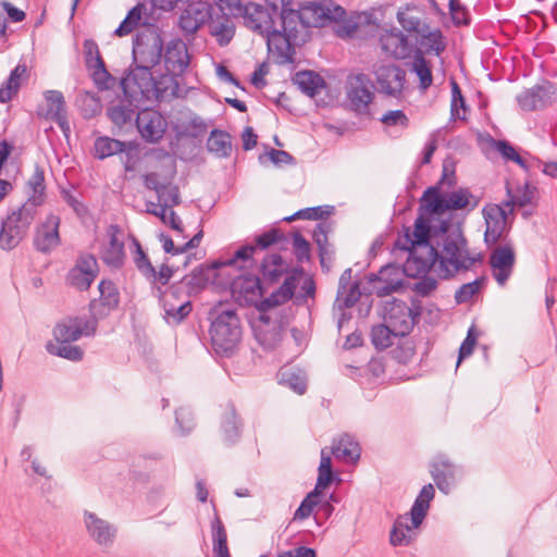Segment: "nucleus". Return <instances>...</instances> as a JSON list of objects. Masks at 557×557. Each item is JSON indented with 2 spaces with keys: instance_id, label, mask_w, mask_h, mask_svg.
<instances>
[{
  "instance_id": "1",
  "label": "nucleus",
  "mask_w": 557,
  "mask_h": 557,
  "mask_svg": "<svg viewBox=\"0 0 557 557\" xmlns=\"http://www.w3.org/2000/svg\"><path fill=\"white\" fill-rule=\"evenodd\" d=\"M432 226L430 220L423 214H419L414 221V230L404 227V234L395 242V247L408 252V258L404 264L403 271L409 276L416 278L421 273H428L433 265L446 260V265L454 262V258L460 257L468 249V240L462 234L460 227L451 230L442 238L443 251L446 257L440 255L435 244L431 243Z\"/></svg>"
},
{
  "instance_id": "2",
  "label": "nucleus",
  "mask_w": 557,
  "mask_h": 557,
  "mask_svg": "<svg viewBox=\"0 0 557 557\" xmlns=\"http://www.w3.org/2000/svg\"><path fill=\"white\" fill-rule=\"evenodd\" d=\"M278 18L281 27L270 32L268 51L275 57L277 64H290L295 62L296 48L310 40L311 30L296 4Z\"/></svg>"
},
{
  "instance_id": "3",
  "label": "nucleus",
  "mask_w": 557,
  "mask_h": 557,
  "mask_svg": "<svg viewBox=\"0 0 557 557\" xmlns=\"http://www.w3.org/2000/svg\"><path fill=\"white\" fill-rule=\"evenodd\" d=\"M162 51L163 40L159 34L137 35L133 42V62L123 78L165 96L169 85H164V81L157 79L151 73L160 63Z\"/></svg>"
},
{
  "instance_id": "4",
  "label": "nucleus",
  "mask_w": 557,
  "mask_h": 557,
  "mask_svg": "<svg viewBox=\"0 0 557 557\" xmlns=\"http://www.w3.org/2000/svg\"><path fill=\"white\" fill-rule=\"evenodd\" d=\"M210 339L213 351L230 358L238 350L243 327L236 309L225 302H219L209 310Z\"/></svg>"
},
{
  "instance_id": "5",
  "label": "nucleus",
  "mask_w": 557,
  "mask_h": 557,
  "mask_svg": "<svg viewBox=\"0 0 557 557\" xmlns=\"http://www.w3.org/2000/svg\"><path fill=\"white\" fill-rule=\"evenodd\" d=\"M298 9L301 11L310 30L312 27H324L334 24V29L339 37L352 36L358 30L359 20L362 17L361 14L348 16L346 10L332 0L307 2L299 4Z\"/></svg>"
},
{
  "instance_id": "6",
  "label": "nucleus",
  "mask_w": 557,
  "mask_h": 557,
  "mask_svg": "<svg viewBox=\"0 0 557 557\" xmlns=\"http://www.w3.org/2000/svg\"><path fill=\"white\" fill-rule=\"evenodd\" d=\"M120 86L123 97L116 103L112 102L107 109L108 117L119 127L135 121L145 101L159 100L164 97L152 89L141 87L138 83H133L131 79L122 78Z\"/></svg>"
},
{
  "instance_id": "7",
  "label": "nucleus",
  "mask_w": 557,
  "mask_h": 557,
  "mask_svg": "<svg viewBox=\"0 0 557 557\" xmlns=\"http://www.w3.org/2000/svg\"><path fill=\"white\" fill-rule=\"evenodd\" d=\"M218 4L220 9H227L233 16H242L247 28L265 37L269 42L270 32L275 30L276 16L263 3L218 0Z\"/></svg>"
},
{
  "instance_id": "8",
  "label": "nucleus",
  "mask_w": 557,
  "mask_h": 557,
  "mask_svg": "<svg viewBox=\"0 0 557 557\" xmlns=\"http://www.w3.org/2000/svg\"><path fill=\"white\" fill-rule=\"evenodd\" d=\"M38 209L23 203L1 222L0 247L12 250L27 236L30 225L37 216Z\"/></svg>"
},
{
  "instance_id": "9",
  "label": "nucleus",
  "mask_w": 557,
  "mask_h": 557,
  "mask_svg": "<svg viewBox=\"0 0 557 557\" xmlns=\"http://www.w3.org/2000/svg\"><path fill=\"white\" fill-rule=\"evenodd\" d=\"M159 304L163 309L164 321L172 326L180 325L191 312L190 294L182 284L173 283L166 289L157 287Z\"/></svg>"
},
{
  "instance_id": "10",
  "label": "nucleus",
  "mask_w": 557,
  "mask_h": 557,
  "mask_svg": "<svg viewBox=\"0 0 557 557\" xmlns=\"http://www.w3.org/2000/svg\"><path fill=\"white\" fill-rule=\"evenodd\" d=\"M166 74H162L159 81L172 88L171 95H176L178 83L176 77L182 75L189 64L187 46L182 40H172L163 55Z\"/></svg>"
},
{
  "instance_id": "11",
  "label": "nucleus",
  "mask_w": 557,
  "mask_h": 557,
  "mask_svg": "<svg viewBox=\"0 0 557 557\" xmlns=\"http://www.w3.org/2000/svg\"><path fill=\"white\" fill-rule=\"evenodd\" d=\"M99 274L96 256L90 252H79L73 267L65 275V284L78 292H87Z\"/></svg>"
},
{
  "instance_id": "12",
  "label": "nucleus",
  "mask_w": 557,
  "mask_h": 557,
  "mask_svg": "<svg viewBox=\"0 0 557 557\" xmlns=\"http://www.w3.org/2000/svg\"><path fill=\"white\" fill-rule=\"evenodd\" d=\"M95 320L83 317H67L59 321L53 327L54 344H72L82 336H92L97 331Z\"/></svg>"
},
{
  "instance_id": "13",
  "label": "nucleus",
  "mask_w": 557,
  "mask_h": 557,
  "mask_svg": "<svg viewBox=\"0 0 557 557\" xmlns=\"http://www.w3.org/2000/svg\"><path fill=\"white\" fill-rule=\"evenodd\" d=\"M231 293L240 306H253L259 311L263 297V287L259 276L244 273L238 274L231 281Z\"/></svg>"
},
{
  "instance_id": "14",
  "label": "nucleus",
  "mask_w": 557,
  "mask_h": 557,
  "mask_svg": "<svg viewBox=\"0 0 557 557\" xmlns=\"http://www.w3.org/2000/svg\"><path fill=\"white\" fill-rule=\"evenodd\" d=\"M507 208L503 203H488L483 210L482 214L485 222L484 243L487 247L494 246L500 239L506 237L510 231V225L507 221Z\"/></svg>"
},
{
  "instance_id": "15",
  "label": "nucleus",
  "mask_w": 557,
  "mask_h": 557,
  "mask_svg": "<svg viewBox=\"0 0 557 557\" xmlns=\"http://www.w3.org/2000/svg\"><path fill=\"white\" fill-rule=\"evenodd\" d=\"M253 335L264 351H274L283 341L285 324L282 319H273L268 313H260L252 325Z\"/></svg>"
},
{
  "instance_id": "16",
  "label": "nucleus",
  "mask_w": 557,
  "mask_h": 557,
  "mask_svg": "<svg viewBox=\"0 0 557 557\" xmlns=\"http://www.w3.org/2000/svg\"><path fill=\"white\" fill-rule=\"evenodd\" d=\"M144 186L156 193L158 202H160L159 211H150L151 214L164 219L166 208L175 207L181 203L180 189L171 182L161 183L157 172H150L143 175Z\"/></svg>"
},
{
  "instance_id": "17",
  "label": "nucleus",
  "mask_w": 557,
  "mask_h": 557,
  "mask_svg": "<svg viewBox=\"0 0 557 557\" xmlns=\"http://www.w3.org/2000/svg\"><path fill=\"white\" fill-rule=\"evenodd\" d=\"M99 298L89 302L90 318L97 323L110 315L119 308L120 290L116 284L111 280H101L98 284Z\"/></svg>"
},
{
  "instance_id": "18",
  "label": "nucleus",
  "mask_w": 557,
  "mask_h": 557,
  "mask_svg": "<svg viewBox=\"0 0 557 557\" xmlns=\"http://www.w3.org/2000/svg\"><path fill=\"white\" fill-rule=\"evenodd\" d=\"M379 92L393 98H401L406 84V71L397 64H382L375 71Z\"/></svg>"
},
{
  "instance_id": "19",
  "label": "nucleus",
  "mask_w": 557,
  "mask_h": 557,
  "mask_svg": "<svg viewBox=\"0 0 557 557\" xmlns=\"http://www.w3.org/2000/svg\"><path fill=\"white\" fill-rule=\"evenodd\" d=\"M372 87L373 84L370 77L364 73H358L348 78L346 96L351 110L357 113H367L369 111V104L374 99Z\"/></svg>"
},
{
  "instance_id": "20",
  "label": "nucleus",
  "mask_w": 557,
  "mask_h": 557,
  "mask_svg": "<svg viewBox=\"0 0 557 557\" xmlns=\"http://www.w3.org/2000/svg\"><path fill=\"white\" fill-rule=\"evenodd\" d=\"M136 127L146 143H159L165 133L166 122L162 114L153 109L140 110L135 119Z\"/></svg>"
},
{
  "instance_id": "21",
  "label": "nucleus",
  "mask_w": 557,
  "mask_h": 557,
  "mask_svg": "<svg viewBox=\"0 0 557 557\" xmlns=\"http://www.w3.org/2000/svg\"><path fill=\"white\" fill-rule=\"evenodd\" d=\"M214 9L211 3L202 0H194L188 3L180 17V25L184 33L193 35L202 25L209 24L214 16Z\"/></svg>"
},
{
  "instance_id": "22",
  "label": "nucleus",
  "mask_w": 557,
  "mask_h": 557,
  "mask_svg": "<svg viewBox=\"0 0 557 557\" xmlns=\"http://www.w3.org/2000/svg\"><path fill=\"white\" fill-rule=\"evenodd\" d=\"M516 263V253L511 244H504L494 248L488 257V264L493 276L499 286H504L512 274Z\"/></svg>"
},
{
  "instance_id": "23",
  "label": "nucleus",
  "mask_w": 557,
  "mask_h": 557,
  "mask_svg": "<svg viewBox=\"0 0 557 557\" xmlns=\"http://www.w3.org/2000/svg\"><path fill=\"white\" fill-rule=\"evenodd\" d=\"M223 263L220 260H215L211 263H202L196 267L189 274L175 282L182 284L184 289L190 295H195L200 290L205 289L209 282L214 283L219 276L218 270L222 269Z\"/></svg>"
},
{
  "instance_id": "24",
  "label": "nucleus",
  "mask_w": 557,
  "mask_h": 557,
  "mask_svg": "<svg viewBox=\"0 0 557 557\" xmlns=\"http://www.w3.org/2000/svg\"><path fill=\"white\" fill-rule=\"evenodd\" d=\"M44 98L46 100L47 108L45 111L38 109V116L55 122L62 133L65 136H69L71 127L63 94L59 90H47L44 92Z\"/></svg>"
},
{
  "instance_id": "25",
  "label": "nucleus",
  "mask_w": 557,
  "mask_h": 557,
  "mask_svg": "<svg viewBox=\"0 0 557 557\" xmlns=\"http://www.w3.org/2000/svg\"><path fill=\"white\" fill-rule=\"evenodd\" d=\"M304 275L301 267L294 268L288 275L285 276L283 284L272 292L268 297L261 299L259 312L267 313L270 309L286 304L294 297L297 282Z\"/></svg>"
},
{
  "instance_id": "26",
  "label": "nucleus",
  "mask_w": 557,
  "mask_h": 557,
  "mask_svg": "<svg viewBox=\"0 0 557 557\" xmlns=\"http://www.w3.org/2000/svg\"><path fill=\"white\" fill-rule=\"evenodd\" d=\"M61 220L55 214H49L45 222L37 228L33 244L37 251L50 253L61 244L59 233Z\"/></svg>"
},
{
  "instance_id": "27",
  "label": "nucleus",
  "mask_w": 557,
  "mask_h": 557,
  "mask_svg": "<svg viewBox=\"0 0 557 557\" xmlns=\"http://www.w3.org/2000/svg\"><path fill=\"white\" fill-rule=\"evenodd\" d=\"M88 535L101 547L109 548L115 542L117 528L90 511L84 512Z\"/></svg>"
},
{
  "instance_id": "28",
  "label": "nucleus",
  "mask_w": 557,
  "mask_h": 557,
  "mask_svg": "<svg viewBox=\"0 0 557 557\" xmlns=\"http://www.w3.org/2000/svg\"><path fill=\"white\" fill-rule=\"evenodd\" d=\"M385 319L389 326L400 336L410 333L414 325V317L412 309L403 300H394L389 308L386 309Z\"/></svg>"
},
{
  "instance_id": "29",
  "label": "nucleus",
  "mask_w": 557,
  "mask_h": 557,
  "mask_svg": "<svg viewBox=\"0 0 557 557\" xmlns=\"http://www.w3.org/2000/svg\"><path fill=\"white\" fill-rule=\"evenodd\" d=\"M430 473L437 488L448 494L456 481V466L446 455H437L430 465Z\"/></svg>"
},
{
  "instance_id": "30",
  "label": "nucleus",
  "mask_w": 557,
  "mask_h": 557,
  "mask_svg": "<svg viewBox=\"0 0 557 557\" xmlns=\"http://www.w3.org/2000/svg\"><path fill=\"white\" fill-rule=\"evenodd\" d=\"M119 233H121L119 225H110L109 245L101 252V260L111 269H121L125 261L124 242L117 238Z\"/></svg>"
},
{
  "instance_id": "31",
  "label": "nucleus",
  "mask_w": 557,
  "mask_h": 557,
  "mask_svg": "<svg viewBox=\"0 0 557 557\" xmlns=\"http://www.w3.org/2000/svg\"><path fill=\"white\" fill-rule=\"evenodd\" d=\"M226 9H220L216 3V11L209 23V32L216 38L218 44L224 47L230 44L235 35V25L231 13H225Z\"/></svg>"
},
{
  "instance_id": "32",
  "label": "nucleus",
  "mask_w": 557,
  "mask_h": 557,
  "mask_svg": "<svg viewBox=\"0 0 557 557\" xmlns=\"http://www.w3.org/2000/svg\"><path fill=\"white\" fill-rule=\"evenodd\" d=\"M537 189L532 186L528 181L523 185H517L513 189L510 182H506V196L507 198L502 202L509 213L515 211V208H522L533 203Z\"/></svg>"
},
{
  "instance_id": "33",
  "label": "nucleus",
  "mask_w": 557,
  "mask_h": 557,
  "mask_svg": "<svg viewBox=\"0 0 557 557\" xmlns=\"http://www.w3.org/2000/svg\"><path fill=\"white\" fill-rule=\"evenodd\" d=\"M517 101L522 110L531 112L547 107L552 102V96L547 87L536 85L522 91Z\"/></svg>"
},
{
  "instance_id": "34",
  "label": "nucleus",
  "mask_w": 557,
  "mask_h": 557,
  "mask_svg": "<svg viewBox=\"0 0 557 557\" xmlns=\"http://www.w3.org/2000/svg\"><path fill=\"white\" fill-rule=\"evenodd\" d=\"M331 454L346 463H355L360 458L361 447L355 437L343 434L338 440H334Z\"/></svg>"
},
{
  "instance_id": "35",
  "label": "nucleus",
  "mask_w": 557,
  "mask_h": 557,
  "mask_svg": "<svg viewBox=\"0 0 557 557\" xmlns=\"http://www.w3.org/2000/svg\"><path fill=\"white\" fill-rule=\"evenodd\" d=\"M242 429L243 421L237 414L234 404L230 401L224 406L221 419L224 441L228 444L235 443L240 437Z\"/></svg>"
},
{
  "instance_id": "36",
  "label": "nucleus",
  "mask_w": 557,
  "mask_h": 557,
  "mask_svg": "<svg viewBox=\"0 0 557 557\" xmlns=\"http://www.w3.org/2000/svg\"><path fill=\"white\" fill-rule=\"evenodd\" d=\"M26 186L28 188V197L24 203L38 209L46 200L45 171L40 165H35Z\"/></svg>"
},
{
  "instance_id": "37",
  "label": "nucleus",
  "mask_w": 557,
  "mask_h": 557,
  "mask_svg": "<svg viewBox=\"0 0 557 557\" xmlns=\"http://www.w3.org/2000/svg\"><path fill=\"white\" fill-rule=\"evenodd\" d=\"M260 272L263 280L269 284L277 283L284 274L288 275L290 273L288 272V264L280 253L267 255L260 264Z\"/></svg>"
},
{
  "instance_id": "38",
  "label": "nucleus",
  "mask_w": 557,
  "mask_h": 557,
  "mask_svg": "<svg viewBox=\"0 0 557 557\" xmlns=\"http://www.w3.org/2000/svg\"><path fill=\"white\" fill-rule=\"evenodd\" d=\"M441 189L438 185H433L424 190L420 200L419 214L446 212V196L441 194Z\"/></svg>"
},
{
  "instance_id": "39",
  "label": "nucleus",
  "mask_w": 557,
  "mask_h": 557,
  "mask_svg": "<svg viewBox=\"0 0 557 557\" xmlns=\"http://www.w3.org/2000/svg\"><path fill=\"white\" fill-rule=\"evenodd\" d=\"M434 495L435 490L431 483L422 486L409 512L412 527H419L422 523Z\"/></svg>"
},
{
  "instance_id": "40",
  "label": "nucleus",
  "mask_w": 557,
  "mask_h": 557,
  "mask_svg": "<svg viewBox=\"0 0 557 557\" xmlns=\"http://www.w3.org/2000/svg\"><path fill=\"white\" fill-rule=\"evenodd\" d=\"M480 197L473 195L469 188H458L446 196V211L474 210L480 203Z\"/></svg>"
},
{
  "instance_id": "41",
  "label": "nucleus",
  "mask_w": 557,
  "mask_h": 557,
  "mask_svg": "<svg viewBox=\"0 0 557 557\" xmlns=\"http://www.w3.org/2000/svg\"><path fill=\"white\" fill-rule=\"evenodd\" d=\"M27 75L25 63H18L0 87V103L9 102L18 91L22 77Z\"/></svg>"
},
{
  "instance_id": "42",
  "label": "nucleus",
  "mask_w": 557,
  "mask_h": 557,
  "mask_svg": "<svg viewBox=\"0 0 557 557\" xmlns=\"http://www.w3.org/2000/svg\"><path fill=\"white\" fill-rule=\"evenodd\" d=\"M148 12V5L140 0L127 12L125 18L114 30V35L117 37L129 35L140 24L143 15L151 16Z\"/></svg>"
},
{
  "instance_id": "43",
  "label": "nucleus",
  "mask_w": 557,
  "mask_h": 557,
  "mask_svg": "<svg viewBox=\"0 0 557 557\" xmlns=\"http://www.w3.org/2000/svg\"><path fill=\"white\" fill-rule=\"evenodd\" d=\"M214 511L216 509L214 508ZM212 542H213V556L214 557H231L227 546V533L225 527L220 519L218 512H215L213 520L211 521Z\"/></svg>"
},
{
  "instance_id": "44",
  "label": "nucleus",
  "mask_w": 557,
  "mask_h": 557,
  "mask_svg": "<svg viewBox=\"0 0 557 557\" xmlns=\"http://www.w3.org/2000/svg\"><path fill=\"white\" fill-rule=\"evenodd\" d=\"M417 527H412L409 516L401 515L394 521L389 534V542L393 546H407L410 543V532Z\"/></svg>"
},
{
  "instance_id": "45",
  "label": "nucleus",
  "mask_w": 557,
  "mask_h": 557,
  "mask_svg": "<svg viewBox=\"0 0 557 557\" xmlns=\"http://www.w3.org/2000/svg\"><path fill=\"white\" fill-rule=\"evenodd\" d=\"M412 72L418 76L419 88L422 91L431 87L433 84L432 66L421 49H417L413 53Z\"/></svg>"
},
{
  "instance_id": "46",
  "label": "nucleus",
  "mask_w": 557,
  "mask_h": 557,
  "mask_svg": "<svg viewBox=\"0 0 557 557\" xmlns=\"http://www.w3.org/2000/svg\"><path fill=\"white\" fill-rule=\"evenodd\" d=\"M294 84L307 96L313 97L318 89L324 86L323 78L313 71H300L293 78Z\"/></svg>"
},
{
  "instance_id": "47",
  "label": "nucleus",
  "mask_w": 557,
  "mask_h": 557,
  "mask_svg": "<svg viewBox=\"0 0 557 557\" xmlns=\"http://www.w3.org/2000/svg\"><path fill=\"white\" fill-rule=\"evenodd\" d=\"M392 273L398 274V268L393 264H388V265L383 267L377 274L371 273L369 275V277H368L369 282H375V281H379V282L384 281L385 282V284L383 286L379 287L376 290V295L379 297L387 296V295L392 294L393 292L397 290L398 287H400L401 282L399 278L391 280V281L387 280V277Z\"/></svg>"
},
{
  "instance_id": "48",
  "label": "nucleus",
  "mask_w": 557,
  "mask_h": 557,
  "mask_svg": "<svg viewBox=\"0 0 557 557\" xmlns=\"http://www.w3.org/2000/svg\"><path fill=\"white\" fill-rule=\"evenodd\" d=\"M207 149L218 157H228L232 152L231 135L222 129H213L207 140Z\"/></svg>"
},
{
  "instance_id": "49",
  "label": "nucleus",
  "mask_w": 557,
  "mask_h": 557,
  "mask_svg": "<svg viewBox=\"0 0 557 557\" xmlns=\"http://www.w3.org/2000/svg\"><path fill=\"white\" fill-rule=\"evenodd\" d=\"M124 168V178L133 180L141 162V153L137 145L132 141L126 143L125 149L119 153Z\"/></svg>"
},
{
  "instance_id": "50",
  "label": "nucleus",
  "mask_w": 557,
  "mask_h": 557,
  "mask_svg": "<svg viewBox=\"0 0 557 557\" xmlns=\"http://www.w3.org/2000/svg\"><path fill=\"white\" fill-rule=\"evenodd\" d=\"M360 297V282L354 281L350 285L345 286L343 289L337 288L334 307L338 310L352 308L359 301Z\"/></svg>"
},
{
  "instance_id": "51",
  "label": "nucleus",
  "mask_w": 557,
  "mask_h": 557,
  "mask_svg": "<svg viewBox=\"0 0 557 557\" xmlns=\"http://www.w3.org/2000/svg\"><path fill=\"white\" fill-rule=\"evenodd\" d=\"M126 141L114 139L108 136L98 137L94 144L95 157L103 160L117 154L125 149Z\"/></svg>"
},
{
  "instance_id": "52",
  "label": "nucleus",
  "mask_w": 557,
  "mask_h": 557,
  "mask_svg": "<svg viewBox=\"0 0 557 557\" xmlns=\"http://www.w3.org/2000/svg\"><path fill=\"white\" fill-rule=\"evenodd\" d=\"M453 260L454 262L449 264L451 268L446 265V260L441 261L440 277L442 280H450L460 271H469L474 264L470 259L469 249H467L460 257L454 258Z\"/></svg>"
},
{
  "instance_id": "53",
  "label": "nucleus",
  "mask_w": 557,
  "mask_h": 557,
  "mask_svg": "<svg viewBox=\"0 0 557 557\" xmlns=\"http://www.w3.org/2000/svg\"><path fill=\"white\" fill-rule=\"evenodd\" d=\"M334 213L333 206H318L300 209L292 215L282 219L283 222H293L296 220H323Z\"/></svg>"
},
{
  "instance_id": "54",
  "label": "nucleus",
  "mask_w": 557,
  "mask_h": 557,
  "mask_svg": "<svg viewBox=\"0 0 557 557\" xmlns=\"http://www.w3.org/2000/svg\"><path fill=\"white\" fill-rule=\"evenodd\" d=\"M400 336L395 330L388 324H377L371 330V343L379 349L383 350L393 345V337Z\"/></svg>"
},
{
  "instance_id": "55",
  "label": "nucleus",
  "mask_w": 557,
  "mask_h": 557,
  "mask_svg": "<svg viewBox=\"0 0 557 557\" xmlns=\"http://www.w3.org/2000/svg\"><path fill=\"white\" fill-rule=\"evenodd\" d=\"M46 348L50 355L58 356L70 361L77 362L84 358V350L76 345L61 343L53 344L49 342Z\"/></svg>"
},
{
  "instance_id": "56",
  "label": "nucleus",
  "mask_w": 557,
  "mask_h": 557,
  "mask_svg": "<svg viewBox=\"0 0 557 557\" xmlns=\"http://www.w3.org/2000/svg\"><path fill=\"white\" fill-rule=\"evenodd\" d=\"M421 46L424 47V53H434L441 55L446 49L445 37L440 28L422 35L420 39Z\"/></svg>"
},
{
  "instance_id": "57",
  "label": "nucleus",
  "mask_w": 557,
  "mask_h": 557,
  "mask_svg": "<svg viewBox=\"0 0 557 557\" xmlns=\"http://www.w3.org/2000/svg\"><path fill=\"white\" fill-rule=\"evenodd\" d=\"M89 71L91 72V79L99 90L104 91L114 88L116 79L107 70L104 61H99V64H96V66L89 69Z\"/></svg>"
},
{
  "instance_id": "58",
  "label": "nucleus",
  "mask_w": 557,
  "mask_h": 557,
  "mask_svg": "<svg viewBox=\"0 0 557 557\" xmlns=\"http://www.w3.org/2000/svg\"><path fill=\"white\" fill-rule=\"evenodd\" d=\"M334 480V472L332 470V458L326 451V448L321 449V460L318 468V479L315 486L319 490L326 488Z\"/></svg>"
},
{
  "instance_id": "59",
  "label": "nucleus",
  "mask_w": 557,
  "mask_h": 557,
  "mask_svg": "<svg viewBox=\"0 0 557 557\" xmlns=\"http://www.w3.org/2000/svg\"><path fill=\"white\" fill-rule=\"evenodd\" d=\"M280 383L292 388L297 394L301 395L307 389L306 379L292 369H282L278 373Z\"/></svg>"
},
{
  "instance_id": "60",
  "label": "nucleus",
  "mask_w": 557,
  "mask_h": 557,
  "mask_svg": "<svg viewBox=\"0 0 557 557\" xmlns=\"http://www.w3.org/2000/svg\"><path fill=\"white\" fill-rule=\"evenodd\" d=\"M321 490L314 487L307 496L302 499L299 507L294 513V520H305L310 517L315 506L319 505V497L321 496Z\"/></svg>"
},
{
  "instance_id": "61",
  "label": "nucleus",
  "mask_w": 557,
  "mask_h": 557,
  "mask_svg": "<svg viewBox=\"0 0 557 557\" xmlns=\"http://www.w3.org/2000/svg\"><path fill=\"white\" fill-rule=\"evenodd\" d=\"M281 242H287V237L284 232L280 228L272 227L269 231L257 235L255 238L253 247L256 250H265L274 244H278Z\"/></svg>"
},
{
  "instance_id": "62",
  "label": "nucleus",
  "mask_w": 557,
  "mask_h": 557,
  "mask_svg": "<svg viewBox=\"0 0 557 557\" xmlns=\"http://www.w3.org/2000/svg\"><path fill=\"white\" fill-rule=\"evenodd\" d=\"M133 244L135 247L134 252V263L137 270L145 276H153L154 275V267L150 262L147 253L144 251L140 243L135 237L133 238Z\"/></svg>"
},
{
  "instance_id": "63",
  "label": "nucleus",
  "mask_w": 557,
  "mask_h": 557,
  "mask_svg": "<svg viewBox=\"0 0 557 557\" xmlns=\"http://www.w3.org/2000/svg\"><path fill=\"white\" fill-rule=\"evenodd\" d=\"M493 146L505 160L512 161L522 169L528 170L525 161L509 141L504 139L493 140Z\"/></svg>"
},
{
  "instance_id": "64",
  "label": "nucleus",
  "mask_w": 557,
  "mask_h": 557,
  "mask_svg": "<svg viewBox=\"0 0 557 557\" xmlns=\"http://www.w3.org/2000/svg\"><path fill=\"white\" fill-rule=\"evenodd\" d=\"M448 9L451 22L456 27L469 26L471 24L470 12L459 0H449Z\"/></svg>"
}]
</instances>
